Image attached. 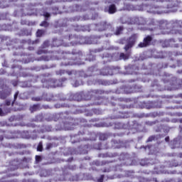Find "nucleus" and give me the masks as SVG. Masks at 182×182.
<instances>
[{"label":"nucleus","instance_id":"7ed1b4c3","mask_svg":"<svg viewBox=\"0 0 182 182\" xmlns=\"http://www.w3.org/2000/svg\"><path fill=\"white\" fill-rule=\"evenodd\" d=\"M80 36L77 35L71 34L68 37L69 42L68 43V46H76V45L80 44Z\"/></svg>","mask_w":182,"mask_h":182},{"label":"nucleus","instance_id":"aec40b11","mask_svg":"<svg viewBox=\"0 0 182 182\" xmlns=\"http://www.w3.org/2000/svg\"><path fill=\"white\" fill-rule=\"evenodd\" d=\"M42 99L43 98L41 97H34L32 98V100H33L34 102H41Z\"/></svg>","mask_w":182,"mask_h":182},{"label":"nucleus","instance_id":"39448f33","mask_svg":"<svg viewBox=\"0 0 182 182\" xmlns=\"http://www.w3.org/2000/svg\"><path fill=\"white\" fill-rule=\"evenodd\" d=\"M96 26L100 32L106 31L107 29H109V28H112V25L108 23L107 21H101L100 23H97Z\"/></svg>","mask_w":182,"mask_h":182},{"label":"nucleus","instance_id":"e433bc0d","mask_svg":"<svg viewBox=\"0 0 182 182\" xmlns=\"http://www.w3.org/2000/svg\"><path fill=\"white\" fill-rule=\"evenodd\" d=\"M180 123H182V119H180Z\"/></svg>","mask_w":182,"mask_h":182},{"label":"nucleus","instance_id":"7c9ffc66","mask_svg":"<svg viewBox=\"0 0 182 182\" xmlns=\"http://www.w3.org/2000/svg\"><path fill=\"white\" fill-rule=\"evenodd\" d=\"M165 141H170V137L166 136V137L165 138Z\"/></svg>","mask_w":182,"mask_h":182},{"label":"nucleus","instance_id":"20e7f679","mask_svg":"<svg viewBox=\"0 0 182 182\" xmlns=\"http://www.w3.org/2000/svg\"><path fill=\"white\" fill-rule=\"evenodd\" d=\"M153 41V37L151 36H147L143 40V42L139 43V48H147V46H150L151 45V42Z\"/></svg>","mask_w":182,"mask_h":182},{"label":"nucleus","instance_id":"9b49d317","mask_svg":"<svg viewBox=\"0 0 182 182\" xmlns=\"http://www.w3.org/2000/svg\"><path fill=\"white\" fill-rule=\"evenodd\" d=\"M124 30V28L123 26H119L117 27L115 35H121V33H123V31Z\"/></svg>","mask_w":182,"mask_h":182},{"label":"nucleus","instance_id":"f704fd0d","mask_svg":"<svg viewBox=\"0 0 182 182\" xmlns=\"http://www.w3.org/2000/svg\"><path fill=\"white\" fill-rule=\"evenodd\" d=\"M144 107H146V106L144 105V106L142 107V109H144Z\"/></svg>","mask_w":182,"mask_h":182},{"label":"nucleus","instance_id":"2eb2a0df","mask_svg":"<svg viewBox=\"0 0 182 182\" xmlns=\"http://www.w3.org/2000/svg\"><path fill=\"white\" fill-rule=\"evenodd\" d=\"M47 21L48 19H46L45 21H42L40 24V26H43V28H48V26H49V23Z\"/></svg>","mask_w":182,"mask_h":182},{"label":"nucleus","instance_id":"f3484780","mask_svg":"<svg viewBox=\"0 0 182 182\" xmlns=\"http://www.w3.org/2000/svg\"><path fill=\"white\" fill-rule=\"evenodd\" d=\"M43 33H45V31L43 30H38L36 32V35L39 38H41V36H42L43 35Z\"/></svg>","mask_w":182,"mask_h":182},{"label":"nucleus","instance_id":"1a4fd4ad","mask_svg":"<svg viewBox=\"0 0 182 182\" xmlns=\"http://www.w3.org/2000/svg\"><path fill=\"white\" fill-rule=\"evenodd\" d=\"M30 110L32 112V113H33V112H38V110H41V105H33L32 107H31Z\"/></svg>","mask_w":182,"mask_h":182},{"label":"nucleus","instance_id":"cd10ccee","mask_svg":"<svg viewBox=\"0 0 182 182\" xmlns=\"http://www.w3.org/2000/svg\"><path fill=\"white\" fill-rule=\"evenodd\" d=\"M0 116H5V112H4L2 108H0Z\"/></svg>","mask_w":182,"mask_h":182},{"label":"nucleus","instance_id":"ea45409f","mask_svg":"<svg viewBox=\"0 0 182 182\" xmlns=\"http://www.w3.org/2000/svg\"><path fill=\"white\" fill-rule=\"evenodd\" d=\"M103 140H105V138H103Z\"/></svg>","mask_w":182,"mask_h":182},{"label":"nucleus","instance_id":"423d86ee","mask_svg":"<svg viewBox=\"0 0 182 182\" xmlns=\"http://www.w3.org/2000/svg\"><path fill=\"white\" fill-rule=\"evenodd\" d=\"M47 87H59L60 84H59V80L50 78L46 80Z\"/></svg>","mask_w":182,"mask_h":182},{"label":"nucleus","instance_id":"4c0bfd02","mask_svg":"<svg viewBox=\"0 0 182 182\" xmlns=\"http://www.w3.org/2000/svg\"><path fill=\"white\" fill-rule=\"evenodd\" d=\"M151 124H154V122H151Z\"/></svg>","mask_w":182,"mask_h":182},{"label":"nucleus","instance_id":"6ab92c4d","mask_svg":"<svg viewBox=\"0 0 182 182\" xmlns=\"http://www.w3.org/2000/svg\"><path fill=\"white\" fill-rule=\"evenodd\" d=\"M42 58H43V60H46L48 62L52 59V55H50V56L44 55Z\"/></svg>","mask_w":182,"mask_h":182},{"label":"nucleus","instance_id":"a878e982","mask_svg":"<svg viewBox=\"0 0 182 182\" xmlns=\"http://www.w3.org/2000/svg\"><path fill=\"white\" fill-rule=\"evenodd\" d=\"M44 16L45 18H46V19H48V18H50V14L48 13V12H46L44 14Z\"/></svg>","mask_w":182,"mask_h":182},{"label":"nucleus","instance_id":"f03ea898","mask_svg":"<svg viewBox=\"0 0 182 182\" xmlns=\"http://www.w3.org/2000/svg\"><path fill=\"white\" fill-rule=\"evenodd\" d=\"M136 41H137V34H132L127 41V44L125 45L124 49L127 52L129 49H132L133 46H134L136 43Z\"/></svg>","mask_w":182,"mask_h":182},{"label":"nucleus","instance_id":"ddd939ff","mask_svg":"<svg viewBox=\"0 0 182 182\" xmlns=\"http://www.w3.org/2000/svg\"><path fill=\"white\" fill-rule=\"evenodd\" d=\"M119 59H123L124 60H126L129 59V55L124 54V53H121L119 55Z\"/></svg>","mask_w":182,"mask_h":182},{"label":"nucleus","instance_id":"dca6fc26","mask_svg":"<svg viewBox=\"0 0 182 182\" xmlns=\"http://www.w3.org/2000/svg\"><path fill=\"white\" fill-rule=\"evenodd\" d=\"M50 43H49V41H46L43 42V45L41 46L43 49H45V48H49Z\"/></svg>","mask_w":182,"mask_h":182},{"label":"nucleus","instance_id":"c756f323","mask_svg":"<svg viewBox=\"0 0 182 182\" xmlns=\"http://www.w3.org/2000/svg\"><path fill=\"white\" fill-rule=\"evenodd\" d=\"M28 50H34L35 48H33V47H28Z\"/></svg>","mask_w":182,"mask_h":182},{"label":"nucleus","instance_id":"c85d7f7f","mask_svg":"<svg viewBox=\"0 0 182 182\" xmlns=\"http://www.w3.org/2000/svg\"><path fill=\"white\" fill-rule=\"evenodd\" d=\"M104 177H105V176L102 175V176L100 177V178L98 179V182H103V178H104Z\"/></svg>","mask_w":182,"mask_h":182},{"label":"nucleus","instance_id":"6e6552de","mask_svg":"<svg viewBox=\"0 0 182 182\" xmlns=\"http://www.w3.org/2000/svg\"><path fill=\"white\" fill-rule=\"evenodd\" d=\"M117 9L115 4H111L108 6V13L110 14H116Z\"/></svg>","mask_w":182,"mask_h":182},{"label":"nucleus","instance_id":"a211bd4d","mask_svg":"<svg viewBox=\"0 0 182 182\" xmlns=\"http://www.w3.org/2000/svg\"><path fill=\"white\" fill-rule=\"evenodd\" d=\"M42 150H43V146L41 143H39L37 146V151H42Z\"/></svg>","mask_w":182,"mask_h":182},{"label":"nucleus","instance_id":"4be33fe9","mask_svg":"<svg viewBox=\"0 0 182 182\" xmlns=\"http://www.w3.org/2000/svg\"><path fill=\"white\" fill-rule=\"evenodd\" d=\"M65 73H66V71H65V70H60L56 72V73L58 75H60V76H62V75H65Z\"/></svg>","mask_w":182,"mask_h":182},{"label":"nucleus","instance_id":"f257e3e1","mask_svg":"<svg viewBox=\"0 0 182 182\" xmlns=\"http://www.w3.org/2000/svg\"><path fill=\"white\" fill-rule=\"evenodd\" d=\"M62 66H73V65H85L83 53L80 50H73L72 53H65L63 56Z\"/></svg>","mask_w":182,"mask_h":182},{"label":"nucleus","instance_id":"72a5a7b5","mask_svg":"<svg viewBox=\"0 0 182 182\" xmlns=\"http://www.w3.org/2000/svg\"><path fill=\"white\" fill-rule=\"evenodd\" d=\"M2 140H4V136H0V141H2Z\"/></svg>","mask_w":182,"mask_h":182},{"label":"nucleus","instance_id":"4468645a","mask_svg":"<svg viewBox=\"0 0 182 182\" xmlns=\"http://www.w3.org/2000/svg\"><path fill=\"white\" fill-rule=\"evenodd\" d=\"M18 96H19V91H17L14 94V100L12 101L11 106L15 105V102H16V99H18Z\"/></svg>","mask_w":182,"mask_h":182},{"label":"nucleus","instance_id":"2f4dec72","mask_svg":"<svg viewBox=\"0 0 182 182\" xmlns=\"http://www.w3.org/2000/svg\"><path fill=\"white\" fill-rule=\"evenodd\" d=\"M107 70H109V68H104V69H102V72H103V71L107 72Z\"/></svg>","mask_w":182,"mask_h":182},{"label":"nucleus","instance_id":"f8f14e48","mask_svg":"<svg viewBox=\"0 0 182 182\" xmlns=\"http://www.w3.org/2000/svg\"><path fill=\"white\" fill-rule=\"evenodd\" d=\"M124 92L126 95H129L130 93H133V90H132V87H125Z\"/></svg>","mask_w":182,"mask_h":182},{"label":"nucleus","instance_id":"58836bf2","mask_svg":"<svg viewBox=\"0 0 182 182\" xmlns=\"http://www.w3.org/2000/svg\"><path fill=\"white\" fill-rule=\"evenodd\" d=\"M146 124H149V122H146Z\"/></svg>","mask_w":182,"mask_h":182},{"label":"nucleus","instance_id":"412c9836","mask_svg":"<svg viewBox=\"0 0 182 182\" xmlns=\"http://www.w3.org/2000/svg\"><path fill=\"white\" fill-rule=\"evenodd\" d=\"M43 53H48V51L45 50H38L37 51V55H43Z\"/></svg>","mask_w":182,"mask_h":182},{"label":"nucleus","instance_id":"0eeeda50","mask_svg":"<svg viewBox=\"0 0 182 182\" xmlns=\"http://www.w3.org/2000/svg\"><path fill=\"white\" fill-rule=\"evenodd\" d=\"M12 93V90L9 87L4 88L2 91L0 92V99L5 100L8 96Z\"/></svg>","mask_w":182,"mask_h":182},{"label":"nucleus","instance_id":"9d476101","mask_svg":"<svg viewBox=\"0 0 182 182\" xmlns=\"http://www.w3.org/2000/svg\"><path fill=\"white\" fill-rule=\"evenodd\" d=\"M60 45H62V41H60V40H59L58 38H54L53 40V43H52L51 46L58 47V46H60Z\"/></svg>","mask_w":182,"mask_h":182},{"label":"nucleus","instance_id":"c9c22d12","mask_svg":"<svg viewBox=\"0 0 182 182\" xmlns=\"http://www.w3.org/2000/svg\"><path fill=\"white\" fill-rule=\"evenodd\" d=\"M103 136H104V135H101V136H100V139H102V137H103Z\"/></svg>","mask_w":182,"mask_h":182},{"label":"nucleus","instance_id":"b1692460","mask_svg":"<svg viewBox=\"0 0 182 182\" xmlns=\"http://www.w3.org/2000/svg\"><path fill=\"white\" fill-rule=\"evenodd\" d=\"M5 105L6 106H11V105H12V102L11 101V100H6L5 101Z\"/></svg>","mask_w":182,"mask_h":182},{"label":"nucleus","instance_id":"bb28decb","mask_svg":"<svg viewBox=\"0 0 182 182\" xmlns=\"http://www.w3.org/2000/svg\"><path fill=\"white\" fill-rule=\"evenodd\" d=\"M154 140V136H149L147 139L148 142L153 141Z\"/></svg>","mask_w":182,"mask_h":182},{"label":"nucleus","instance_id":"5701e85b","mask_svg":"<svg viewBox=\"0 0 182 182\" xmlns=\"http://www.w3.org/2000/svg\"><path fill=\"white\" fill-rule=\"evenodd\" d=\"M36 161L37 163H39V162L42 161V157L39 155H36Z\"/></svg>","mask_w":182,"mask_h":182},{"label":"nucleus","instance_id":"393cba45","mask_svg":"<svg viewBox=\"0 0 182 182\" xmlns=\"http://www.w3.org/2000/svg\"><path fill=\"white\" fill-rule=\"evenodd\" d=\"M53 147V145L52 144H48L46 145V150H50V149H52Z\"/></svg>","mask_w":182,"mask_h":182},{"label":"nucleus","instance_id":"473e14b6","mask_svg":"<svg viewBox=\"0 0 182 182\" xmlns=\"http://www.w3.org/2000/svg\"><path fill=\"white\" fill-rule=\"evenodd\" d=\"M101 75H103V76H106V75H108L107 73H103V72H101Z\"/></svg>","mask_w":182,"mask_h":182}]
</instances>
